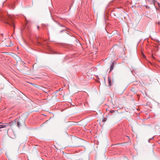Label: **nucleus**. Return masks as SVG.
Masks as SVG:
<instances>
[{
	"mask_svg": "<svg viewBox=\"0 0 160 160\" xmlns=\"http://www.w3.org/2000/svg\"><path fill=\"white\" fill-rule=\"evenodd\" d=\"M110 112L111 113H113V112H114V110H111Z\"/></svg>",
	"mask_w": 160,
	"mask_h": 160,
	"instance_id": "nucleus-9",
	"label": "nucleus"
},
{
	"mask_svg": "<svg viewBox=\"0 0 160 160\" xmlns=\"http://www.w3.org/2000/svg\"><path fill=\"white\" fill-rule=\"evenodd\" d=\"M0 18L1 20L5 23L8 24L11 26L15 28V25L13 22V20L12 17L10 15L5 16L3 15H0Z\"/></svg>",
	"mask_w": 160,
	"mask_h": 160,
	"instance_id": "nucleus-1",
	"label": "nucleus"
},
{
	"mask_svg": "<svg viewBox=\"0 0 160 160\" xmlns=\"http://www.w3.org/2000/svg\"><path fill=\"white\" fill-rule=\"evenodd\" d=\"M2 36L3 35V34H2Z\"/></svg>",
	"mask_w": 160,
	"mask_h": 160,
	"instance_id": "nucleus-15",
	"label": "nucleus"
},
{
	"mask_svg": "<svg viewBox=\"0 0 160 160\" xmlns=\"http://www.w3.org/2000/svg\"><path fill=\"white\" fill-rule=\"evenodd\" d=\"M25 121H24H24H23V124H25Z\"/></svg>",
	"mask_w": 160,
	"mask_h": 160,
	"instance_id": "nucleus-10",
	"label": "nucleus"
},
{
	"mask_svg": "<svg viewBox=\"0 0 160 160\" xmlns=\"http://www.w3.org/2000/svg\"><path fill=\"white\" fill-rule=\"evenodd\" d=\"M15 121L16 122V124L18 127L19 128L21 126V124H22L21 120H18L16 119L15 120Z\"/></svg>",
	"mask_w": 160,
	"mask_h": 160,
	"instance_id": "nucleus-2",
	"label": "nucleus"
},
{
	"mask_svg": "<svg viewBox=\"0 0 160 160\" xmlns=\"http://www.w3.org/2000/svg\"><path fill=\"white\" fill-rule=\"evenodd\" d=\"M102 121H105V120H102Z\"/></svg>",
	"mask_w": 160,
	"mask_h": 160,
	"instance_id": "nucleus-14",
	"label": "nucleus"
},
{
	"mask_svg": "<svg viewBox=\"0 0 160 160\" xmlns=\"http://www.w3.org/2000/svg\"><path fill=\"white\" fill-rule=\"evenodd\" d=\"M14 123V122H10V123H7L6 125H7V126H11L12 125V124H13Z\"/></svg>",
	"mask_w": 160,
	"mask_h": 160,
	"instance_id": "nucleus-5",
	"label": "nucleus"
},
{
	"mask_svg": "<svg viewBox=\"0 0 160 160\" xmlns=\"http://www.w3.org/2000/svg\"><path fill=\"white\" fill-rule=\"evenodd\" d=\"M62 31H63V30H62V31H61V32H62Z\"/></svg>",
	"mask_w": 160,
	"mask_h": 160,
	"instance_id": "nucleus-13",
	"label": "nucleus"
},
{
	"mask_svg": "<svg viewBox=\"0 0 160 160\" xmlns=\"http://www.w3.org/2000/svg\"><path fill=\"white\" fill-rule=\"evenodd\" d=\"M108 81L109 85L110 86H112V82H111V77H108Z\"/></svg>",
	"mask_w": 160,
	"mask_h": 160,
	"instance_id": "nucleus-4",
	"label": "nucleus"
},
{
	"mask_svg": "<svg viewBox=\"0 0 160 160\" xmlns=\"http://www.w3.org/2000/svg\"><path fill=\"white\" fill-rule=\"evenodd\" d=\"M7 41L8 42H10V43L9 44H6V46L7 47H9L10 46H11L12 45V44L11 43V41L9 39H8L7 40Z\"/></svg>",
	"mask_w": 160,
	"mask_h": 160,
	"instance_id": "nucleus-3",
	"label": "nucleus"
},
{
	"mask_svg": "<svg viewBox=\"0 0 160 160\" xmlns=\"http://www.w3.org/2000/svg\"><path fill=\"white\" fill-rule=\"evenodd\" d=\"M7 127V125H0V128H3Z\"/></svg>",
	"mask_w": 160,
	"mask_h": 160,
	"instance_id": "nucleus-7",
	"label": "nucleus"
},
{
	"mask_svg": "<svg viewBox=\"0 0 160 160\" xmlns=\"http://www.w3.org/2000/svg\"><path fill=\"white\" fill-rule=\"evenodd\" d=\"M37 28H38V29H39V26H37Z\"/></svg>",
	"mask_w": 160,
	"mask_h": 160,
	"instance_id": "nucleus-11",
	"label": "nucleus"
},
{
	"mask_svg": "<svg viewBox=\"0 0 160 160\" xmlns=\"http://www.w3.org/2000/svg\"><path fill=\"white\" fill-rule=\"evenodd\" d=\"M114 63L113 62L111 66L110 71H111L113 68Z\"/></svg>",
	"mask_w": 160,
	"mask_h": 160,
	"instance_id": "nucleus-6",
	"label": "nucleus"
},
{
	"mask_svg": "<svg viewBox=\"0 0 160 160\" xmlns=\"http://www.w3.org/2000/svg\"><path fill=\"white\" fill-rule=\"evenodd\" d=\"M126 136V137H128V138H129V137H128V136Z\"/></svg>",
	"mask_w": 160,
	"mask_h": 160,
	"instance_id": "nucleus-12",
	"label": "nucleus"
},
{
	"mask_svg": "<svg viewBox=\"0 0 160 160\" xmlns=\"http://www.w3.org/2000/svg\"><path fill=\"white\" fill-rule=\"evenodd\" d=\"M153 138H151L150 139H149V140H148V142H150V140L152 139Z\"/></svg>",
	"mask_w": 160,
	"mask_h": 160,
	"instance_id": "nucleus-8",
	"label": "nucleus"
}]
</instances>
